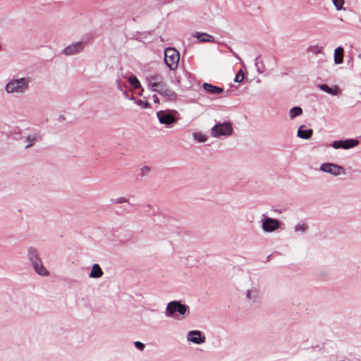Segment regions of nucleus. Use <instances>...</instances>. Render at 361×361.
Wrapping results in <instances>:
<instances>
[{"instance_id":"1","label":"nucleus","mask_w":361,"mask_h":361,"mask_svg":"<svg viewBox=\"0 0 361 361\" xmlns=\"http://www.w3.org/2000/svg\"><path fill=\"white\" fill-rule=\"evenodd\" d=\"M180 54L174 48H167L164 51V61L171 70H176L178 66Z\"/></svg>"},{"instance_id":"2","label":"nucleus","mask_w":361,"mask_h":361,"mask_svg":"<svg viewBox=\"0 0 361 361\" xmlns=\"http://www.w3.org/2000/svg\"><path fill=\"white\" fill-rule=\"evenodd\" d=\"M146 80L149 87L154 92L159 90V88L166 86L163 75L157 73H152L147 76Z\"/></svg>"},{"instance_id":"3","label":"nucleus","mask_w":361,"mask_h":361,"mask_svg":"<svg viewBox=\"0 0 361 361\" xmlns=\"http://www.w3.org/2000/svg\"><path fill=\"white\" fill-rule=\"evenodd\" d=\"M233 128L230 123L225 122L223 123L216 124L211 131V135L214 137L220 136H227L232 133Z\"/></svg>"},{"instance_id":"4","label":"nucleus","mask_w":361,"mask_h":361,"mask_svg":"<svg viewBox=\"0 0 361 361\" xmlns=\"http://www.w3.org/2000/svg\"><path fill=\"white\" fill-rule=\"evenodd\" d=\"M188 311H189L188 306L183 305L178 301H172L168 304L166 313L167 316L171 317L176 312L184 315Z\"/></svg>"},{"instance_id":"5","label":"nucleus","mask_w":361,"mask_h":361,"mask_svg":"<svg viewBox=\"0 0 361 361\" xmlns=\"http://www.w3.org/2000/svg\"><path fill=\"white\" fill-rule=\"evenodd\" d=\"M27 87V81L25 78H20L11 81L6 87L8 93L22 92Z\"/></svg>"},{"instance_id":"6","label":"nucleus","mask_w":361,"mask_h":361,"mask_svg":"<svg viewBox=\"0 0 361 361\" xmlns=\"http://www.w3.org/2000/svg\"><path fill=\"white\" fill-rule=\"evenodd\" d=\"M321 170L335 176L345 173V170L344 168L338 165L330 163L323 164L321 166Z\"/></svg>"},{"instance_id":"7","label":"nucleus","mask_w":361,"mask_h":361,"mask_svg":"<svg viewBox=\"0 0 361 361\" xmlns=\"http://www.w3.org/2000/svg\"><path fill=\"white\" fill-rule=\"evenodd\" d=\"M157 92L164 97L166 101L174 102L177 99V94L166 86L159 88Z\"/></svg>"},{"instance_id":"8","label":"nucleus","mask_w":361,"mask_h":361,"mask_svg":"<svg viewBox=\"0 0 361 361\" xmlns=\"http://www.w3.org/2000/svg\"><path fill=\"white\" fill-rule=\"evenodd\" d=\"M279 226V221L271 218H267L262 223V228L267 232H272L276 230Z\"/></svg>"},{"instance_id":"9","label":"nucleus","mask_w":361,"mask_h":361,"mask_svg":"<svg viewBox=\"0 0 361 361\" xmlns=\"http://www.w3.org/2000/svg\"><path fill=\"white\" fill-rule=\"evenodd\" d=\"M358 142L355 140H340L335 141L333 142V147L335 149L343 148V149H349L353 147H355L357 145Z\"/></svg>"},{"instance_id":"10","label":"nucleus","mask_w":361,"mask_h":361,"mask_svg":"<svg viewBox=\"0 0 361 361\" xmlns=\"http://www.w3.org/2000/svg\"><path fill=\"white\" fill-rule=\"evenodd\" d=\"M157 114L160 123L163 124H171L176 121L175 117L166 111H158Z\"/></svg>"},{"instance_id":"11","label":"nucleus","mask_w":361,"mask_h":361,"mask_svg":"<svg viewBox=\"0 0 361 361\" xmlns=\"http://www.w3.org/2000/svg\"><path fill=\"white\" fill-rule=\"evenodd\" d=\"M82 42H76L70 46H68L63 49L64 54L69 56L79 53L83 49Z\"/></svg>"},{"instance_id":"12","label":"nucleus","mask_w":361,"mask_h":361,"mask_svg":"<svg viewBox=\"0 0 361 361\" xmlns=\"http://www.w3.org/2000/svg\"><path fill=\"white\" fill-rule=\"evenodd\" d=\"M188 340L194 343L200 344L205 341V337L202 336L199 331H192L188 334Z\"/></svg>"},{"instance_id":"13","label":"nucleus","mask_w":361,"mask_h":361,"mask_svg":"<svg viewBox=\"0 0 361 361\" xmlns=\"http://www.w3.org/2000/svg\"><path fill=\"white\" fill-rule=\"evenodd\" d=\"M202 87L207 92L213 94H220L224 92L223 88L212 85L207 82L203 83Z\"/></svg>"},{"instance_id":"14","label":"nucleus","mask_w":361,"mask_h":361,"mask_svg":"<svg viewBox=\"0 0 361 361\" xmlns=\"http://www.w3.org/2000/svg\"><path fill=\"white\" fill-rule=\"evenodd\" d=\"M305 126H301L298 128V136L302 139H309L312 137L313 134V130L312 129H304Z\"/></svg>"},{"instance_id":"15","label":"nucleus","mask_w":361,"mask_h":361,"mask_svg":"<svg viewBox=\"0 0 361 361\" xmlns=\"http://www.w3.org/2000/svg\"><path fill=\"white\" fill-rule=\"evenodd\" d=\"M33 267L36 272L39 274V275L46 276L48 274V271L47 269L43 267L41 260H38L37 262H35L32 263Z\"/></svg>"},{"instance_id":"16","label":"nucleus","mask_w":361,"mask_h":361,"mask_svg":"<svg viewBox=\"0 0 361 361\" xmlns=\"http://www.w3.org/2000/svg\"><path fill=\"white\" fill-rule=\"evenodd\" d=\"M343 49L341 47H337L334 51V61L337 64L342 63L343 61Z\"/></svg>"},{"instance_id":"17","label":"nucleus","mask_w":361,"mask_h":361,"mask_svg":"<svg viewBox=\"0 0 361 361\" xmlns=\"http://www.w3.org/2000/svg\"><path fill=\"white\" fill-rule=\"evenodd\" d=\"M103 271L100 267L95 264L92 266V271L90 274V277L91 278H99L102 276Z\"/></svg>"},{"instance_id":"18","label":"nucleus","mask_w":361,"mask_h":361,"mask_svg":"<svg viewBox=\"0 0 361 361\" xmlns=\"http://www.w3.org/2000/svg\"><path fill=\"white\" fill-rule=\"evenodd\" d=\"M195 37L198 39L200 42H213L214 37L212 35H209L207 33H200L197 32L195 35Z\"/></svg>"},{"instance_id":"19","label":"nucleus","mask_w":361,"mask_h":361,"mask_svg":"<svg viewBox=\"0 0 361 361\" xmlns=\"http://www.w3.org/2000/svg\"><path fill=\"white\" fill-rule=\"evenodd\" d=\"M320 88L323 91H324V92H327L329 94H333V95H337L340 92V89L338 87H335L334 88H331V87H329L326 85H322Z\"/></svg>"},{"instance_id":"20","label":"nucleus","mask_w":361,"mask_h":361,"mask_svg":"<svg viewBox=\"0 0 361 361\" xmlns=\"http://www.w3.org/2000/svg\"><path fill=\"white\" fill-rule=\"evenodd\" d=\"M28 256H29V259L32 262V263H34L35 262L40 260L39 257H38V255H37V254L36 250L35 249H33V248L29 249V250H28Z\"/></svg>"},{"instance_id":"21","label":"nucleus","mask_w":361,"mask_h":361,"mask_svg":"<svg viewBox=\"0 0 361 361\" xmlns=\"http://www.w3.org/2000/svg\"><path fill=\"white\" fill-rule=\"evenodd\" d=\"M302 110L299 106H295L290 110V117L294 118L295 117L302 114Z\"/></svg>"},{"instance_id":"22","label":"nucleus","mask_w":361,"mask_h":361,"mask_svg":"<svg viewBox=\"0 0 361 361\" xmlns=\"http://www.w3.org/2000/svg\"><path fill=\"white\" fill-rule=\"evenodd\" d=\"M128 81L130 83V85L135 89L138 88L140 86V83L135 76L130 77Z\"/></svg>"},{"instance_id":"23","label":"nucleus","mask_w":361,"mask_h":361,"mask_svg":"<svg viewBox=\"0 0 361 361\" xmlns=\"http://www.w3.org/2000/svg\"><path fill=\"white\" fill-rule=\"evenodd\" d=\"M194 137L195 138V140L200 142H204L207 141V136L202 133H195Z\"/></svg>"},{"instance_id":"24","label":"nucleus","mask_w":361,"mask_h":361,"mask_svg":"<svg viewBox=\"0 0 361 361\" xmlns=\"http://www.w3.org/2000/svg\"><path fill=\"white\" fill-rule=\"evenodd\" d=\"M333 3L337 10H341L343 8L344 4V0H333Z\"/></svg>"},{"instance_id":"25","label":"nucleus","mask_w":361,"mask_h":361,"mask_svg":"<svg viewBox=\"0 0 361 361\" xmlns=\"http://www.w3.org/2000/svg\"><path fill=\"white\" fill-rule=\"evenodd\" d=\"M243 79H244V73H243V70H240L235 78V81L237 82H240L243 80Z\"/></svg>"},{"instance_id":"26","label":"nucleus","mask_w":361,"mask_h":361,"mask_svg":"<svg viewBox=\"0 0 361 361\" xmlns=\"http://www.w3.org/2000/svg\"><path fill=\"white\" fill-rule=\"evenodd\" d=\"M137 104L141 106H142L143 108H149V104L148 102H144V101H142L141 99H139L137 102Z\"/></svg>"},{"instance_id":"27","label":"nucleus","mask_w":361,"mask_h":361,"mask_svg":"<svg viewBox=\"0 0 361 361\" xmlns=\"http://www.w3.org/2000/svg\"><path fill=\"white\" fill-rule=\"evenodd\" d=\"M307 228V226L306 224H303L301 225L296 226L295 231H305Z\"/></svg>"},{"instance_id":"28","label":"nucleus","mask_w":361,"mask_h":361,"mask_svg":"<svg viewBox=\"0 0 361 361\" xmlns=\"http://www.w3.org/2000/svg\"><path fill=\"white\" fill-rule=\"evenodd\" d=\"M111 202L113 203H123L127 202V200L125 197H121L116 200H111Z\"/></svg>"},{"instance_id":"29","label":"nucleus","mask_w":361,"mask_h":361,"mask_svg":"<svg viewBox=\"0 0 361 361\" xmlns=\"http://www.w3.org/2000/svg\"><path fill=\"white\" fill-rule=\"evenodd\" d=\"M135 345L137 348H138L140 350H143V349L145 348V345L140 341L135 342Z\"/></svg>"},{"instance_id":"30","label":"nucleus","mask_w":361,"mask_h":361,"mask_svg":"<svg viewBox=\"0 0 361 361\" xmlns=\"http://www.w3.org/2000/svg\"><path fill=\"white\" fill-rule=\"evenodd\" d=\"M27 140L28 141H30V144H28L27 145H26V147H25L26 148H27V147H30V146H32V143H33V142H34V141H35V137L28 136V137H27Z\"/></svg>"},{"instance_id":"31","label":"nucleus","mask_w":361,"mask_h":361,"mask_svg":"<svg viewBox=\"0 0 361 361\" xmlns=\"http://www.w3.org/2000/svg\"><path fill=\"white\" fill-rule=\"evenodd\" d=\"M152 97H153L154 102L155 103H157V104H159L160 103L159 99L158 98L157 95L154 94Z\"/></svg>"}]
</instances>
